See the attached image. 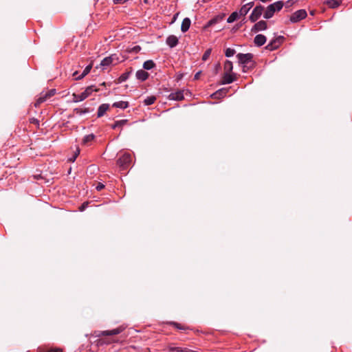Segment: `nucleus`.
Segmentation results:
<instances>
[{"instance_id": "f257e3e1", "label": "nucleus", "mask_w": 352, "mask_h": 352, "mask_svg": "<svg viewBox=\"0 0 352 352\" xmlns=\"http://www.w3.org/2000/svg\"><path fill=\"white\" fill-rule=\"evenodd\" d=\"M238 62L243 67V72H247L249 69L254 67L253 60V54L251 53L242 54L239 53L236 55Z\"/></svg>"}, {"instance_id": "f03ea898", "label": "nucleus", "mask_w": 352, "mask_h": 352, "mask_svg": "<svg viewBox=\"0 0 352 352\" xmlns=\"http://www.w3.org/2000/svg\"><path fill=\"white\" fill-rule=\"evenodd\" d=\"M98 89L95 88L94 86L91 85L86 88V89L80 94H72V100L74 102H79L85 100L87 97H89L92 92L98 91Z\"/></svg>"}, {"instance_id": "7ed1b4c3", "label": "nucleus", "mask_w": 352, "mask_h": 352, "mask_svg": "<svg viewBox=\"0 0 352 352\" xmlns=\"http://www.w3.org/2000/svg\"><path fill=\"white\" fill-rule=\"evenodd\" d=\"M125 327L120 326L112 330L95 331L94 335L96 337L114 336L122 333Z\"/></svg>"}, {"instance_id": "20e7f679", "label": "nucleus", "mask_w": 352, "mask_h": 352, "mask_svg": "<svg viewBox=\"0 0 352 352\" xmlns=\"http://www.w3.org/2000/svg\"><path fill=\"white\" fill-rule=\"evenodd\" d=\"M131 161V155L129 153H124L118 160V164L122 169H126Z\"/></svg>"}, {"instance_id": "39448f33", "label": "nucleus", "mask_w": 352, "mask_h": 352, "mask_svg": "<svg viewBox=\"0 0 352 352\" xmlns=\"http://www.w3.org/2000/svg\"><path fill=\"white\" fill-rule=\"evenodd\" d=\"M264 11V7L261 5L256 6L252 10L250 15V20L251 22L256 21L263 14Z\"/></svg>"}, {"instance_id": "423d86ee", "label": "nucleus", "mask_w": 352, "mask_h": 352, "mask_svg": "<svg viewBox=\"0 0 352 352\" xmlns=\"http://www.w3.org/2000/svg\"><path fill=\"white\" fill-rule=\"evenodd\" d=\"M307 14L305 10L301 9L294 12L290 16V21L293 23H297L300 20L305 19Z\"/></svg>"}, {"instance_id": "0eeeda50", "label": "nucleus", "mask_w": 352, "mask_h": 352, "mask_svg": "<svg viewBox=\"0 0 352 352\" xmlns=\"http://www.w3.org/2000/svg\"><path fill=\"white\" fill-rule=\"evenodd\" d=\"M267 28V25L265 21H259L256 23L252 28L251 31L253 32H257L263 30H265Z\"/></svg>"}, {"instance_id": "6e6552de", "label": "nucleus", "mask_w": 352, "mask_h": 352, "mask_svg": "<svg viewBox=\"0 0 352 352\" xmlns=\"http://www.w3.org/2000/svg\"><path fill=\"white\" fill-rule=\"evenodd\" d=\"M224 17H225V14H220L219 15H217L216 16H214V18H212V19L208 21V22L206 24L204 28H208L216 23H218L221 21H222L223 20Z\"/></svg>"}, {"instance_id": "1a4fd4ad", "label": "nucleus", "mask_w": 352, "mask_h": 352, "mask_svg": "<svg viewBox=\"0 0 352 352\" xmlns=\"http://www.w3.org/2000/svg\"><path fill=\"white\" fill-rule=\"evenodd\" d=\"M184 90H179L175 92H173L170 94V95L168 96V98L172 100H182L184 98Z\"/></svg>"}, {"instance_id": "9d476101", "label": "nucleus", "mask_w": 352, "mask_h": 352, "mask_svg": "<svg viewBox=\"0 0 352 352\" xmlns=\"http://www.w3.org/2000/svg\"><path fill=\"white\" fill-rule=\"evenodd\" d=\"M228 91L227 88H221L213 93L211 97L214 99H220L225 97Z\"/></svg>"}, {"instance_id": "9b49d317", "label": "nucleus", "mask_w": 352, "mask_h": 352, "mask_svg": "<svg viewBox=\"0 0 352 352\" xmlns=\"http://www.w3.org/2000/svg\"><path fill=\"white\" fill-rule=\"evenodd\" d=\"M166 43L170 48H173L177 45L178 38L175 35H170L167 37Z\"/></svg>"}, {"instance_id": "f8f14e48", "label": "nucleus", "mask_w": 352, "mask_h": 352, "mask_svg": "<svg viewBox=\"0 0 352 352\" xmlns=\"http://www.w3.org/2000/svg\"><path fill=\"white\" fill-rule=\"evenodd\" d=\"M266 42V37L263 34H257L254 39V44L258 46L261 47L263 45H264Z\"/></svg>"}, {"instance_id": "ddd939ff", "label": "nucleus", "mask_w": 352, "mask_h": 352, "mask_svg": "<svg viewBox=\"0 0 352 352\" xmlns=\"http://www.w3.org/2000/svg\"><path fill=\"white\" fill-rule=\"evenodd\" d=\"M234 81V78L233 77V76L232 74H230V73L225 72L221 84V85L230 84Z\"/></svg>"}, {"instance_id": "4468645a", "label": "nucleus", "mask_w": 352, "mask_h": 352, "mask_svg": "<svg viewBox=\"0 0 352 352\" xmlns=\"http://www.w3.org/2000/svg\"><path fill=\"white\" fill-rule=\"evenodd\" d=\"M274 13H275L274 8H272V6L271 5H269L263 13V17L265 19H269L274 16Z\"/></svg>"}, {"instance_id": "2eb2a0df", "label": "nucleus", "mask_w": 352, "mask_h": 352, "mask_svg": "<svg viewBox=\"0 0 352 352\" xmlns=\"http://www.w3.org/2000/svg\"><path fill=\"white\" fill-rule=\"evenodd\" d=\"M135 76H136L137 79H138L141 81H144L148 78V72H145L144 69H139L137 71V72L135 74Z\"/></svg>"}, {"instance_id": "dca6fc26", "label": "nucleus", "mask_w": 352, "mask_h": 352, "mask_svg": "<svg viewBox=\"0 0 352 352\" xmlns=\"http://www.w3.org/2000/svg\"><path fill=\"white\" fill-rule=\"evenodd\" d=\"M109 104L104 103V104H100L98 109L97 116L98 118L103 116L104 115V113H106V111L109 109Z\"/></svg>"}, {"instance_id": "f3484780", "label": "nucleus", "mask_w": 352, "mask_h": 352, "mask_svg": "<svg viewBox=\"0 0 352 352\" xmlns=\"http://www.w3.org/2000/svg\"><path fill=\"white\" fill-rule=\"evenodd\" d=\"M191 21L189 18L186 17L184 18L182 21V25H181V30L183 32H187L190 26Z\"/></svg>"}, {"instance_id": "a211bd4d", "label": "nucleus", "mask_w": 352, "mask_h": 352, "mask_svg": "<svg viewBox=\"0 0 352 352\" xmlns=\"http://www.w3.org/2000/svg\"><path fill=\"white\" fill-rule=\"evenodd\" d=\"M283 37H279L278 38L274 39L271 41L268 45L266 46V49L270 51H272L276 49L278 46V44H276L278 40L281 39Z\"/></svg>"}, {"instance_id": "6ab92c4d", "label": "nucleus", "mask_w": 352, "mask_h": 352, "mask_svg": "<svg viewBox=\"0 0 352 352\" xmlns=\"http://www.w3.org/2000/svg\"><path fill=\"white\" fill-rule=\"evenodd\" d=\"M342 2V0H327L326 4L331 8H338Z\"/></svg>"}, {"instance_id": "aec40b11", "label": "nucleus", "mask_w": 352, "mask_h": 352, "mask_svg": "<svg viewBox=\"0 0 352 352\" xmlns=\"http://www.w3.org/2000/svg\"><path fill=\"white\" fill-rule=\"evenodd\" d=\"M92 68V65L89 64L87 65L78 77H76V80H81L85 76H87L91 71Z\"/></svg>"}, {"instance_id": "412c9836", "label": "nucleus", "mask_w": 352, "mask_h": 352, "mask_svg": "<svg viewBox=\"0 0 352 352\" xmlns=\"http://www.w3.org/2000/svg\"><path fill=\"white\" fill-rule=\"evenodd\" d=\"M112 63V58L111 56L105 57L100 63V67L104 69Z\"/></svg>"}, {"instance_id": "4be33fe9", "label": "nucleus", "mask_w": 352, "mask_h": 352, "mask_svg": "<svg viewBox=\"0 0 352 352\" xmlns=\"http://www.w3.org/2000/svg\"><path fill=\"white\" fill-rule=\"evenodd\" d=\"M112 106L116 108L125 109L129 107V102L126 101L116 102Z\"/></svg>"}, {"instance_id": "5701e85b", "label": "nucleus", "mask_w": 352, "mask_h": 352, "mask_svg": "<svg viewBox=\"0 0 352 352\" xmlns=\"http://www.w3.org/2000/svg\"><path fill=\"white\" fill-rule=\"evenodd\" d=\"M240 16L239 13L237 11L233 12L227 19L228 23H232L237 20Z\"/></svg>"}, {"instance_id": "b1692460", "label": "nucleus", "mask_w": 352, "mask_h": 352, "mask_svg": "<svg viewBox=\"0 0 352 352\" xmlns=\"http://www.w3.org/2000/svg\"><path fill=\"white\" fill-rule=\"evenodd\" d=\"M155 66V63L152 60H146L143 63V68L146 70H150Z\"/></svg>"}, {"instance_id": "393cba45", "label": "nucleus", "mask_w": 352, "mask_h": 352, "mask_svg": "<svg viewBox=\"0 0 352 352\" xmlns=\"http://www.w3.org/2000/svg\"><path fill=\"white\" fill-rule=\"evenodd\" d=\"M170 351H171V352H174V351H177V352H195V351L189 349H187V348H182V347H177V346L171 347L170 349Z\"/></svg>"}, {"instance_id": "a878e982", "label": "nucleus", "mask_w": 352, "mask_h": 352, "mask_svg": "<svg viewBox=\"0 0 352 352\" xmlns=\"http://www.w3.org/2000/svg\"><path fill=\"white\" fill-rule=\"evenodd\" d=\"M95 135L93 133L87 135L82 139V144L87 145L90 142L93 141Z\"/></svg>"}, {"instance_id": "bb28decb", "label": "nucleus", "mask_w": 352, "mask_h": 352, "mask_svg": "<svg viewBox=\"0 0 352 352\" xmlns=\"http://www.w3.org/2000/svg\"><path fill=\"white\" fill-rule=\"evenodd\" d=\"M270 5L272 6V8H274L275 12H276V11H280L283 8V7L284 6V3L282 1H278L273 3Z\"/></svg>"}, {"instance_id": "cd10ccee", "label": "nucleus", "mask_w": 352, "mask_h": 352, "mask_svg": "<svg viewBox=\"0 0 352 352\" xmlns=\"http://www.w3.org/2000/svg\"><path fill=\"white\" fill-rule=\"evenodd\" d=\"M156 100V97L154 96H151L146 97L144 100V104L146 106L153 104Z\"/></svg>"}, {"instance_id": "c85d7f7f", "label": "nucleus", "mask_w": 352, "mask_h": 352, "mask_svg": "<svg viewBox=\"0 0 352 352\" xmlns=\"http://www.w3.org/2000/svg\"><path fill=\"white\" fill-rule=\"evenodd\" d=\"M223 67L226 72L230 73L233 69L232 63L230 60H226Z\"/></svg>"}, {"instance_id": "c756f323", "label": "nucleus", "mask_w": 352, "mask_h": 352, "mask_svg": "<svg viewBox=\"0 0 352 352\" xmlns=\"http://www.w3.org/2000/svg\"><path fill=\"white\" fill-rule=\"evenodd\" d=\"M49 98L47 96H46V94H41L40 97L37 99L36 103H35V106L37 107L40 104H41L42 102H45L47 100V99Z\"/></svg>"}, {"instance_id": "7c9ffc66", "label": "nucleus", "mask_w": 352, "mask_h": 352, "mask_svg": "<svg viewBox=\"0 0 352 352\" xmlns=\"http://www.w3.org/2000/svg\"><path fill=\"white\" fill-rule=\"evenodd\" d=\"M127 122V120H118L116 121L112 126H111V128L113 129H116L117 127H120L122 126H123L124 124H125Z\"/></svg>"}, {"instance_id": "2f4dec72", "label": "nucleus", "mask_w": 352, "mask_h": 352, "mask_svg": "<svg viewBox=\"0 0 352 352\" xmlns=\"http://www.w3.org/2000/svg\"><path fill=\"white\" fill-rule=\"evenodd\" d=\"M131 72L123 73L118 78L120 83L125 82L129 77Z\"/></svg>"}, {"instance_id": "473e14b6", "label": "nucleus", "mask_w": 352, "mask_h": 352, "mask_svg": "<svg viewBox=\"0 0 352 352\" xmlns=\"http://www.w3.org/2000/svg\"><path fill=\"white\" fill-rule=\"evenodd\" d=\"M250 10L245 4L241 8L238 12L239 13L240 16H245Z\"/></svg>"}, {"instance_id": "72a5a7b5", "label": "nucleus", "mask_w": 352, "mask_h": 352, "mask_svg": "<svg viewBox=\"0 0 352 352\" xmlns=\"http://www.w3.org/2000/svg\"><path fill=\"white\" fill-rule=\"evenodd\" d=\"M74 111H75L77 114H78V115H80V116H82V115H84V114H85V113H89V112H90V111H89L88 109H87V108H85V109L76 108V109H74Z\"/></svg>"}, {"instance_id": "f704fd0d", "label": "nucleus", "mask_w": 352, "mask_h": 352, "mask_svg": "<svg viewBox=\"0 0 352 352\" xmlns=\"http://www.w3.org/2000/svg\"><path fill=\"white\" fill-rule=\"evenodd\" d=\"M236 53L235 50L232 48H227L225 52V55L226 57H231L234 56V54Z\"/></svg>"}, {"instance_id": "c9c22d12", "label": "nucleus", "mask_w": 352, "mask_h": 352, "mask_svg": "<svg viewBox=\"0 0 352 352\" xmlns=\"http://www.w3.org/2000/svg\"><path fill=\"white\" fill-rule=\"evenodd\" d=\"M211 52H212V50L210 48L208 49L205 53L204 54L203 56H202V60L204 61H206V60H208V58H209L210 54H211Z\"/></svg>"}, {"instance_id": "e433bc0d", "label": "nucleus", "mask_w": 352, "mask_h": 352, "mask_svg": "<svg viewBox=\"0 0 352 352\" xmlns=\"http://www.w3.org/2000/svg\"><path fill=\"white\" fill-rule=\"evenodd\" d=\"M79 153H80V150L78 148L76 150V151L75 152L74 156L72 157L69 158V161L74 162L76 160L78 155H79Z\"/></svg>"}, {"instance_id": "4c0bfd02", "label": "nucleus", "mask_w": 352, "mask_h": 352, "mask_svg": "<svg viewBox=\"0 0 352 352\" xmlns=\"http://www.w3.org/2000/svg\"><path fill=\"white\" fill-rule=\"evenodd\" d=\"M56 93V90L52 89H50L47 92H46V96H48V98H50L52 97V96H54Z\"/></svg>"}, {"instance_id": "58836bf2", "label": "nucleus", "mask_w": 352, "mask_h": 352, "mask_svg": "<svg viewBox=\"0 0 352 352\" xmlns=\"http://www.w3.org/2000/svg\"><path fill=\"white\" fill-rule=\"evenodd\" d=\"M141 50V47L140 45H135L131 49V52L135 53H138Z\"/></svg>"}, {"instance_id": "ea45409f", "label": "nucleus", "mask_w": 352, "mask_h": 352, "mask_svg": "<svg viewBox=\"0 0 352 352\" xmlns=\"http://www.w3.org/2000/svg\"><path fill=\"white\" fill-rule=\"evenodd\" d=\"M294 3V0H288L286 1L285 5V7L289 8V7L292 6Z\"/></svg>"}, {"instance_id": "a19ab883", "label": "nucleus", "mask_w": 352, "mask_h": 352, "mask_svg": "<svg viewBox=\"0 0 352 352\" xmlns=\"http://www.w3.org/2000/svg\"><path fill=\"white\" fill-rule=\"evenodd\" d=\"M127 0H113V2L115 4H122L125 3Z\"/></svg>"}, {"instance_id": "79ce46f5", "label": "nucleus", "mask_w": 352, "mask_h": 352, "mask_svg": "<svg viewBox=\"0 0 352 352\" xmlns=\"http://www.w3.org/2000/svg\"><path fill=\"white\" fill-rule=\"evenodd\" d=\"M48 352H62V349L56 348V349H51L49 350Z\"/></svg>"}, {"instance_id": "37998d69", "label": "nucleus", "mask_w": 352, "mask_h": 352, "mask_svg": "<svg viewBox=\"0 0 352 352\" xmlns=\"http://www.w3.org/2000/svg\"><path fill=\"white\" fill-rule=\"evenodd\" d=\"M201 73V71L197 72L195 74V76H194V79H195V80H198V79H199V76H200Z\"/></svg>"}, {"instance_id": "c03bdc74", "label": "nucleus", "mask_w": 352, "mask_h": 352, "mask_svg": "<svg viewBox=\"0 0 352 352\" xmlns=\"http://www.w3.org/2000/svg\"><path fill=\"white\" fill-rule=\"evenodd\" d=\"M245 6H248V8L250 10L254 6V2L253 1L249 2V3H246Z\"/></svg>"}, {"instance_id": "a18cd8bd", "label": "nucleus", "mask_w": 352, "mask_h": 352, "mask_svg": "<svg viewBox=\"0 0 352 352\" xmlns=\"http://www.w3.org/2000/svg\"><path fill=\"white\" fill-rule=\"evenodd\" d=\"M104 186L102 184H99L97 186H96V190H102V188H104Z\"/></svg>"}, {"instance_id": "49530a36", "label": "nucleus", "mask_w": 352, "mask_h": 352, "mask_svg": "<svg viewBox=\"0 0 352 352\" xmlns=\"http://www.w3.org/2000/svg\"><path fill=\"white\" fill-rule=\"evenodd\" d=\"M87 204H88L87 203L82 204V205L79 208L80 210L83 211L85 209V208L87 207Z\"/></svg>"}, {"instance_id": "de8ad7c7", "label": "nucleus", "mask_w": 352, "mask_h": 352, "mask_svg": "<svg viewBox=\"0 0 352 352\" xmlns=\"http://www.w3.org/2000/svg\"><path fill=\"white\" fill-rule=\"evenodd\" d=\"M173 324L177 328V329H182L180 327V324L176 322H173Z\"/></svg>"}, {"instance_id": "09e8293b", "label": "nucleus", "mask_w": 352, "mask_h": 352, "mask_svg": "<svg viewBox=\"0 0 352 352\" xmlns=\"http://www.w3.org/2000/svg\"><path fill=\"white\" fill-rule=\"evenodd\" d=\"M80 74H78V72H75L74 74H73V76L74 77V78L76 79V77H78Z\"/></svg>"}]
</instances>
